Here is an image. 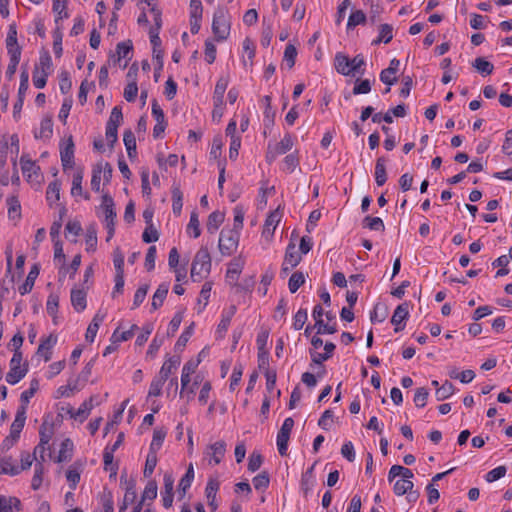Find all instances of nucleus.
Here are the masks:
<instances>
[{
    "mask_svg": "<svg viewBox=\"0 0 512 512\" xmlns=\"http://www.w3.org/2000/svg\"><path fill=\"white\" fill-rule=\"evenodd\" d=\"M39 272H40V266H39V264L36 263L31 267L25 282L21 286H19L18 290L21 295L28 294L33 289L35 281L39 275Z\"/></svg>",
    "mask_w": 512,
    "mask_h": 512,
    "instance_id": "dca6fc26",
    "label": "nucleus"
},
{
    "mask_svg": "<svg viewBox=\"0 0 512 512\" xmlns=\"http://www.w3.org/2000/svg\"><path fill=\"white\" fill-rule=\"evenodd\" d=\"M294 427V420L292 417H288L284 420L280 430L277 434V448L281 456L287 455L288 442L290 439L291 431Z\"/></svg>",
    "mask_w": 512,
    "mask_h": 512,
    "instance_id": "39448f33",
    "label": "nucleus"
},
{
    "mask_svg": "<svg viewBox=\"0 0 512 512\" xmlns=\"http://www.w3.org/2000/svg\"><path fill=\"white\" fill-rule=\"evenodd\" d=\"M61 163L64 170L72 168L74 165V142L72 136H69L65 145L60 146Z\"/></svg>",
    "mask_w": 512,
    "mask_h": 512,
    "instance_id": "9b49d317",
    "label": "nucleus"
},
{
    "mask_svg": "<svg viewBox=\"0 0 512 512\" xmlns=\"http://www.w3.org/2000/svg\"><path fill=\"white\" fill-rule=\"evenodd\" d=\"M26 421V411L23 407H18L15 419L11 424L10 429L21 432L24 428Z\"/></svg>",
    "mask_w": 512,
    "mask_h": 512,
    "instance_id": "864d4df0",
    "label": "nucleus"
},
{
    "mask_svg": "<svg viewBox=\"0 0 512 512\" xmlns=\"http://www.w3.org/2000/svg\"><path fill=\"white\" fill-rule=\"evenodd\" d=\"M231 23L228 12L223 8H219L214 12L212 20V32L215 40L218 42L224 41L230 34Z\"/></svg>",
    "mask_w": 512,
    "mask_h": 512,
    "instance_id": "f03ea898",
    "label": "nucleus"
},
{
    "mask_svg": "<svg viewBox=\"0 0 512 512\" xmlns=\"http://www.w3.org/2000/svg\"><path fill=\"white\" fill-rule=\"evenodd\" d=\"M38 389H39L38 380L32 379L30 382V387L21 393L19 407H23V409L26 411L30 399L35 395V393L38 391Z\"/></svg>",
    "mask_w": 512,
    "mask_h": 512,
    "instance_id": "c756f323",
    "label": "nucleus"
},
{
    "mask_svg": "<svg viewBox=\"0 0 512 512\" xmlns=\"http://www.w3.org/2000/svg\"><path fill=\"white\" fill-rule=\"evenodd\" d=\"M123 121L122 108L120 106H115L110 114L109 120L106 124L108 127L118 128L121 122Z\"/></svg>",
    "mask_w": 512,
    "mask_h": 512,
    "instance_id": "13d9d810",
    "label": "nucleus"
},
{
    "mask_svg": "<svg viewBox=\"0 0 512 512\" xmlns=\"http://www.w3.org/2000/svg\"><path fill=\"white\" fill-rule=\"evenodd\" d=\"M386 315H387L386 308L383 305H381L380 303H378L374 306V309L371 312L370 320L372 323H376V322L380 323L385 320Z\"/></svg>",
    "mask_w": 512,
    "mask_h": 512,
    "instance_id": "338daca9",
    "label": "nucleus"
},
{
    "mask_svg": "<svg viewBox=\"0 0 512 512\" xmlns=\"http://www.w3.org/2000/svg\"><path fill=\"white\" fill-rule=\"evenodd\" d=\"M399 65H400V61L396 58H393L390 63H389V67L386 68V69H383L381 72H380V80L388 85V86H391L393 85L394 83L397 82V77H392V75H395L398 70H399Z\"/></svg>",
    "mask_w": 512,
    "mask_h": 512,
    "instance_id": "f8f14e48",
    "label": "nucleus"
},
{
    "mask_svg": "<svg viewBox=\"0 0 512 512\" xmlns=\"http://www.w3.org/2000/svg\"><path fill=\"white\" fill-rule=\"evenodd\" d=\"M367 17L366 14L362 10L352 11L348 18L347 28L352 29L357 25H363L366 23Z\"/></svg>",
    "mask_w": 512,
    "mask_h": 512,
    "instance_id": "37998d69",
    "label": "nucleus"
},
{
    "mask_svg": "<svg viewBox=\"0 0 512 512\" xmlns=\"http://www.w3.org/2000/svg\"><path fill=\"white\" fill-rule=\"evenodd\" d=\"M211 256L207 247L202 246L194 256L190 276L194 282L207 277L211 271Z\"/></svg>",
    "mask_w": 512,
    "mask_h": 512,
    "instance_id": "f257e3e1",
    "label": "nucleus"
},
{
    "mask_svg": "<svg viewBox=\"0 0 512 512\" xmlns=\"http://www.w3.org/2000/svg\"><path fill=\"white\" fill-rule=\"evenodd\" d=\"M334 66L337 73L343 76H352L350 58L346 54L342 52L336 53L334 58Z\"/></svg>",
    "mask_w": 512,
    "mask_h": 512,
    "instance_id": "2eb2a0df",
    "label": "nucleus"
},
{
    "mask_svg": "<svg viewBox=\"0 0 512 512\" xmlns=\"http://www.w3.org/2000/svg\"><path fill=\"white\" fill-rule=\"evenodd\" d=\"M61 183L58 179L50 182L46 190V200L50 206L60 199Z\"/></svg>",
    "mask_w": 512,
    "mask_h": 512,
    "instance_id": "a878e982",
    "label": "nucleus"
},
{
    "mask_svg": "<svg viewBox=\"0 0 512 512\" xmlns=\"http://www.w3.org/2000/svg\"><path fill=\"white\" fill-rule=\"evenodd\" d=\"M57 339V336L54 334H50L48 337L41 339L37 349V354L43 356L46 362L52 357L51 349L56 345Z\"/></svg>",
    "mask_w": 512,
    "mask_h": 512,
    "instance_id": "4468645a",
    "label": "nucleus"
},
{
    "mask_svg": "<svg viewBox=\"0 0 512 512\" xmlns=\"http://www.w3.org/2000/svg\"><path fill=\"white\" fill-rule=\"evenodd\" d=\"M428 396H429V391L427 388H425V387L417 388L415 390L414 399H413L415 406L418 408H423L427 403Z\"/></svg>",
    "mask_w": 512,
    "mask_h": 512,
    "instance_id": "bf43d9fd",
    "label": "nucleus"
},
{
    "mask_svg": "<svg viewBox=\"0 0 512 512\" xmlns=\"http://www.w3.org/2000/svg\"><path fill=\"white\" fill-rule=\"evenodd\" d=\"M86 291L84 289H72L71 290V303L73 308L77 312H82L87 306Z\"/></svg>",
    "mask_w": 512,
    "mask_h": 512,
    "instance_id": "6ab92c4d",
    "label": "nucleus"
},
{
    "mask_svg": "<svg viewBox=\"0 0 512 512\" xmlns=\"http://www.w3.org/2000/svg\"><path fill=\"white\" fill-rule=\"evenodd\" d=\"M166 430L164 428H156L153 432L152 442L149 447V451L158 452V450L162 447L163 442L166 437Z\"/></svg>",
    "mask_w": 512,
    "mask_h": 512,
    "instance_id": "c9c22d12",
    "label": "nucleus"
},
{
    "mask_svg": "<svg viewBox=\"0 0 512 512\" xmlns=\"http://www.w3.org/2000/svg\"><path fill=\"white\" fill-rule=\"evenodd\" d=\"M132 50H133V44H132L131 40L119 42L116 46L118 60H120L121 58L131 59V57H129V54L132 52Z\"/></svg>",
    "mask_w": 512,
    "mask_h": 512,
    "instance_id": "6e6d98bb",
    "label": "nucleus"
},
{
    "mask_svg": "<svg viewBox=\"0 0 512 512\" xmlns=\"http://www.w3.org/2000/svg\"><path fill=\"white\" fill-rule=\"evenodd\" d=\"M236 310H237L236 306L231 305L227 311H224L222 313L220 323L218 324L217 330H216V333L218 334V336L220 338H222L224 336V334L226 333V331L228 330V327L231 323V319L235 315Z\"/></svg>",
    "mask_w": 512,
    "mask_h": 512,
    "instance_id": "a211bd4d",
    "label": "nucleus"
},
{
    "mask_svg": "<svg viewBox=\"0 0 512 512\" xmlns=\"http://www.w3.org/2000/svg\"><path fill=\"white\" fill-rule=\"evenodd\" d=\"M393 38V27L390 24H381L379 26V35L372 41V45L380 44L381 42L387 44Z\"/></svg>",
    "mask_w": 512,
    "mask_h": 512,
    "instance_id": "7c9ffc66",
    "label": "nucleus"
},
{
    "mask_svg": "<svg viewBox=\"0 0 512 512\" xmlns=\"http://www.w3.org/2000/svg\"><path fill=\"white\" fill-rule=\"evenodd\" d=\"M183 206V194L179 187L172 188V210L175 215H180Z\"/></svg>",
    "mask_w": 512,
    "mask_h": 512,
    "instance_id": "a19ab883",
    "label": "nucleus"
},
{
    "mask_svg": "<svg viewBox=\"0 0 512 512\" xmlns=\"http://www.w3.org/2000/svg\"><path fill=\"white\" fill-rule=\"evenodd\" d=\"M169 291V284L168 283H161L157 290L155 291L153 297H152V303H151V309L153 311L157 310L163 305V302L168 294Z\"/></svg>",
    "mask_w": 512,
    "mask_h": 512,
    "instance_id": "aec40b11",
    "label": "nucleus"
},
{
    "mask_svg": "<svg viewBox=\"0 0 512 512\" xmlns=\"http://www.w3.org/2000/svg\"><path fill=\"white\" fill-rule=\"evenodd\" d=\"M220 483L217 479L210 478L205 488V495L207 500H215L216 494L219 490Z\"/></svg>",
    "mask_w": 512,
    "mask_h": 512,
    "instance_id": "774afa93",
    "label": "nucleus"
},
{
    "mask_svg": "<svg viewBox=\"0 0 512 512\" xmlns=\"http://www.w3.org/2000/svg\"><path fill=\"white\" fill-rule=\"evenodd\" d=\"M20 165L22 173L28 182L38 180L40 176V167L29 158V155L23 154L21 156Z\"/></svg>",
    "mask_w": 512,
    "mask_h": 512,
    "instance_id": "0eeeda50",
    "label": "nucleus"
},
{
    "mask_svg": "<svg viewBox=\"0 0 512 512\" xmlns=\"http://www.w3.org/2000/svg\"><path fill=\"white\" fill-rule=\"evenodd\" d=\"M255 280L253 276L243 279L241 283H234L236 293L251 292L253 290Z\"/></svg>",
    "mask_w": 512,
    "mask_h": 512,
    "instance_id": "69168bd1",
    "label": "nucleus"
},
{
    "mask_svg": "<svg viewBox=\"0 0 512 512\" xmlns=\"http://www.w3.org/2000/svg\"><path fill=\"white\" fill-rule=\"evenodd\" d=\"M95 399L96 396H91L88 400H85L77 410L69 406L67 409V413L70 415L71 418L83 422L89 416L90 411L94 406L93 402Z\"/></svg>",
    "mask_w": 512,
    "mask_h": 512,
    "instance_id": "9d476101",
    "label": "nucleus"
},
{
    "mask_svg": "<svg viewBox=\"0 0 512 512\" xmlns=\"http://www.w3.org/2000/svg\"><path fill=\"white\" fill-rule=\"evenodd\" d=\"M252 481L256 490H265L269 486L270 477L268 472L262 471L260 474L256 475Z\"/></svg>",
    "mask_w": 512,
    "mask_h": 512,
    "instance_id": "4d7b16f0",
    "label": "nucleus"
},
{
    "mask_svg": "<svg viewBox=\"0 0 512 512\" xmlns=\"http://www.w3.org/2000/svg\"><path fill=\"white\" fill-rule=\"evenodd\" d=\"M472 66L483 76L492 74L494 70L493 64L483 57L476 58L473 61Z\"/></svg>",
    "mask_w": 512,
    "mask_h": 512,
    "instance_id": "f704fd0d",
    "label": "nucleus"
},
{
    "mask_svg": "<svg viewBox=\"0 0 512 512\" xmlns=\"http://www.w3.org/2000/svg\"><path fill=\"white\" fill-rule=\"evenodd\" d=\"M85 241L87 248L86 250L95 251L97 247V225L96 223H91L86 227V236Z\"/></svg>",
    "mask_w": 512,
    "mask_h": 512,
    "instance_id": "2f4dec72",
    "label": "nucleus"
},
{
    "mask_svg": "<svg viewBox=\"0 0 512 512\" xmlns=\"http://www.w3.org/2000/svg\"><path fill=\"white\" fill-rule=\"evenodd\" d=\"M157 461V453L149 451L146 457L145 467L143 471L144 477L148 478L153 474L155 467L157 465Z\"/></svg>",
    "mask_w": 512,
    "mask_h": 512,
    "instance_id": "de8ad7c7",
    "label": "nucleus"
},
{
    "mask_svg": "<svg viewBox=\"0 0 512 512\" xmlns=\"http://www.w3.org/2000/svg\"><path fill=\"white\" fill-rule=\"evenodd\" d=\"M101 207L104 210L106 222L115 221L116 211L114 208V201H113V198L109 194L106 193L102 196Z\"/></svg>",
    "mask_w": 512,
    "mask_h": 512,
    "instance_id": "bb28decb",
    "label": "nucleus"
},
{
    "mask_svg": "<svg viewBox=\"0 0 512 512\" xmlns=\"http://www.w3.org/2000/svg\"><path fill=\"white\" fill-rule=\"evenodd\" d=\"M293 139L291 134L286 133L280 142L272 144V147L275 149L276 153L279 155L285 154L290 151L293 147Z\"/></svg>",
    "mask_w": 512,
    "mask_h": 512,
    "instance_id": "58836bf2",
    "label": "nucleus"
},
{
    "mask_svg": "<svg viewBox=\"0 0 512 512\" xmlns=\"http://www.w3.org/2000/svg\"><path fill=\"white\" fill-rule=\"evenodd\" d=\"M226 453V443L223 440H219L209 446L205 451V456L209 457L208 463L218 465L221 463Z\"/></svg>",
    "mask_w": 512,
    "mask_h": 512,
    "instance_id": "423d86ee",
    "label": "nucleus"
},
{
    "mask_svg": "<svg viewBox=\"0 0 512 512\" xmlns=\"http://www.w3.org/2000/svg\"><path fill=\"white\" fill-rule=\"evenodd\" d=\"M225 215L223 212L214 211L212 212L207 220L206 228L208 233L214 234L220 227V225L224 222Z\"/></svg>",
    "mask_w": 512,
    "mask_h": 512,
    "instance_id": "393cba45",
    "label": "nucleus"
},
{
    "mask_svg": "<svg viewBox=\"0 0 512 512\" xmlns=\"http://www.w3.org/2000/svg\"><path fill=\"white\" fill-rule=\"evenodd\" d=\"M304 283V274L300 271H296L289 278L288 288L291 293H295Z\"/></svg>",
    "mask_w": 512,
    "mask_h": 512,
    "instance_id": "49530a36",
    "label": "nucleus"
},
{
    "mask_svg": "<svg viewBox=\"0 0 512 512\" xmlns=\"http://www.w3.org/2000/svg\"><path fill=\"white\" fill-rule=\"evenodd\" d=\"M193 329H194V323H191L183 332L182 334L179 336L177 342L175 343V350L176 351H182L187 342L189 341L190 337L192 336L193 334Z\"/></svg>",
    "mask_w": 512,
    "mask_h": 512,
    "instance_id": "09e8293b",
    "label": "nucleus"
},
{
    "mask_svg": "<svg viewBox=\"0 0 512 512\" xmlns=\"http://www.w3.org/2000/svg\"><path fill=\"white\" fill-rule=\"evenodd\" d=\"M366 62L362 54H357L353 59H350V67L352 76L359 74L364 75Z\"/></svg>",
    "mask_w": 512,
    "mask_h": 512,
    "instance_id": "c03bdc74",
    "label": "nucleus"
},
{
    "mask_svg": "<svg viewBox=\"0 0 512 512\" xmlns=\"http://www.w3.org/2000/svg\"><path fill=\"white\" fill-rule=\"evenodd\" d=\"M123 142L126 147L129 159H135L137 156L136 138L134 133L130 129L124 131Z\"/></svg>",
    "mask_w": 512,
    "mask_h": 512,
    "instance_id": "412c9836",
    "label": "nucleus"
},
{
    "mask_svg": "<svg viewBox=\"0 0 512 512\" xmlns=\"http://www.w3.org/2000/svg\"><path fill=\"white\" fill-rule=\"evenodd\" d=\"M280 218H281V215L277 210L271 212L265 220L263 234L264 235L273 234L274 230L276 228V225L280 221Z\"/></svg>",
    "mask_w": 512,
    "mask_h": 512,
    "instance_id": "e433bc0d",
    "label": "nucleus"
},
{
    "mask_svg": "<svg viewBox=\"0 0 512 512\" xmlns=\"http://www.w3.org/2000/svg\"><path fill=\"white\" fill-rule=\"evenodd\" d=\"M409 317V303L404 302L396 307L391 318V323L395 325V332H400L405 328V321Z\"/></svg>",
    "mask_w": 512,
    "mask_h": 512,
    "instance_id": "6e6552de",
    "label": "nucleus"
},
{
    "mask_svg": "<svg viewBox=\"0 0 512 512\" xmlns=\"http://www.w3.org/2000/svg\"><path fill=\"white\" fill-rule=\"evenodd\" d=\"M8 205V216L10 219L21 218V205L16 195L9 196L6 200Z\"/></svg>",
    "mask_w": 512,
    "mask_h": 512,
    "instance_id": "72a5a7b5",
    "label": "nucleus"
},
{
    "mask_svg": "<svg viewBox=\"0 0 512 512\" xmlns=\"http://www.w3.org/2000/svg\"><path fill=\"white\" fill-rule=\"evenodd\" d=\"M6 48L8 55L13 54V52H15L16 54H21L22 49L17 42V29L15 24H11L9 26L6 38Z\"/></svg>",
    "mask_w": 512,
    "mask_h": 512,
    "instance_id": "f3484780",
    "label": "nucleus"
},
{
    "mask_svg": "<svg viewBox=\"0 0 512 512\" xmlns=\"http://www.w3.org/2000/svg\"><path fill=\"white\" fill-rule=\"evenodd\" d=\"M74 444L73 441L70 438H66L62 441L59 454L57 457V462H63L70 460L72 458V452H73Z\"/></svg>",
    "mask_w": 512,
    "mask_h": 512,
    "instance_id": "473e14b6",
    "label": "nucleus"
},
{
    "mask_svg": "<svg viewBox=\"0 0 512 512\" xmlns=\"http://www.w3.org/2000/svg\"><path fill=\"white\" fill-rule=\"evenodd\" d=\"M37 66L39 67V71H41V73H46L48 75L50 74L53 63L48 51L43 50L40 53L39 64Z\"/></svg>",
    "mask_w": 512,
    "mask_h": 512,
    "instance_id": "a18cd8bd",
    "label": "nucleus"
},
{
    "mask_svg": "<svg viewBox=\"0 0 512 512\" xmlns=\"http://www.w3.org/2000/svg\"><path fill=\"white\" fill-rule=\"evenodd\" d=\"M370 91H371V82L369 79H363V80L357 79L354 84L352 93L354 95L368 94Z\"/></svg>",
    "mask_w": 512,
    "mask_h": 512,
    "instance_id": "e2e57ef3",
    "label": "nucleus"
},
{
    "mask_svg": "<svg viewBox=\"0 0 512 512\" xmlns=\"http://www.w3.org/2000/svg\"><path fill=\"white\" fill-rule=\"evenodd\" d=\"M82 180H83V170L79 169L73 175L72 188H71L72 196L83 195Z\"/></svg>",
    "mask_w": 512,
    "mask_h": 512,
    "instance_id": "603ef678",
    "label": "nucleus"
},
{
    "mask_svg": "<svg viewBox=\"0 0 512 512\" xmlns=\"http://www.w3.org/2000/svg\"><path fill=\"white\" fill-rule=\"evenodd\" d=\"M386 162L387 159L384 156H381L376 160L374 175L378 186H383L387 181Z\"/></svg>",
    "mask_w": 512,
    "mask_h": 512,
    "instance_id": "5701e85b",
    "label": "nucleus"
},
{
    "mask_svg": "<svg viewBox=\"0 0 512 512\" xmlns=\"http://www.w3.org/2000/svg\"><path fill=\"white\" fill-rule=\"evenodd\" d=\"M138 94L137 81H130L124 88L123 96L127 102H134Z\"/></svg>",
    "mask_w": 512,
    "mask_h": 512,
    "instance_id": "0e129e2a",
    "label": "nucleus"
},
{
    "mask_svg": "<svg viewBox=\"0 0 512 512\" xmlns=\"http://www.w3.org/2000/svg\"><path fill=\"white\" fill-rule=\"evenodd\" d=\"M302 260L301 253H299L296 249V245L294 243H289L286 247L284 262L285 265H291V267H296Z\"/></svg>",
    "mask_w": 512,
    "mask_h": 512,
    "instance_id": "4be33fe9",
    "label": "nucleus"
},
{
    "mask_svg": "<svg viewBox=\"0 0 512 512\" xmlns=\"http://www.w3.org/2000/svg\"><path fill=\"white\" fill-rule=\"evenodd\" d=\"M53 133V121L51 116L44 117L40 123L39 132L34 133L36 139L50 138Z\"/></svg>",
    "mask_w": 512,
    "mask_h": 512,
    "instance_id": "cd10ccee",
    "label": "nucleus"
},
{
    "mask_svg": "<svg viewBox=\"0 0 512 512\" xmlns=\"http://www.w3.org/2000/svg\"><path fill=\"white\" fill-rule=\"evenodd\" d=\"M362 225L364 228H368L373 231H384L385 225L380 217L366 216L363 219Z\"/></svg>",
    "mask_w": 512,
    "mask_h": 512,
    "instance_id": "79ce46f5",
    "label": "nucleus"
},
{
    "mask_svg": "<svg viewBox=\"0 0 512 512\" xmlns=\"http://www.w3.org/2000/svg\"><path fill=\"white\" fill-rule=\"evenodd\" d=\"M244 263L240 259H234L226 272V279L229 283L236 282L242 272Z\"/></svg>",
    "mask_w": 512,
    "mask_h": 512,
    "instance_id": "c85d7f7f",
    "label": "nucleus"
},
{
    "mask_svg": "<svg viewBox=\"0 0 512 512\" xmlns=\"http://www.w3.org/2000/svg\"><path fill=\"white\" fill-rule=\"evenodd\" d=\"M455 387L454 385L446 380L440 388H437L435 391V397L437 401H443L448 399L450 396L454 394Z\"/></svg>",
    "mask_w": 512,
    "mask_h": 512,
    "instance_id": "4c0bfd02",
    "label": "nucleus"
},
{
    "mask_svg": "<svg viewBox=\"0 0 512 512\" xmlns=\"http://www.w3.org/2000/svg\"><path fill=\"white\" fill-rule=\"evenodd\" d=\"M23 360L22 353H13V356L10 360L9 366L10 370L6 374V381L11 384H17L21 379H23L28 372V363H24L21 367V362Z\"/></svg>",
    "mask_w": 512,
    "mask_h": 512,
    "instance_id": "20e7f679",
    "label": "nucleus"
},
{
    "mask_svg": "<svg viewBox=\"0 0 512 512\" xmlns=\"http://www.w3.org/2000/svg\"><path fill=\"white\" fill-rule=\"evenodd\" d=\"M229 84L228 77H220L216 82L214 93H213V103L217 108H220L219 116L223 115V107H224V94Z\"/></svg>",
    "mask_w": 512,
    "mask_h": 512,
    "instance_id": "1a4fd4ad",
    "label": "nucleus"
},
{
    "mask_svg": "<svg viewBox=\"0 0 512 512\" xmlns=\"http://www.w3.org/2000/svg\"><path fill=\"white\" fill-rule=\"evenodd\" d=\"M164 492L162 493V502L163 506L166 509L172 507L173 504V486H174V478L171 473L164 474Z\"/></svg>",
    "mask_w": 512,
    "mask_h": 512,
    "instance_id": "ddd939ff",
    "label": "nucleus"
},
{
    "mask_svg": "<svg viewBox=\"0 0 512 512\" xmlns=\"http://www.w3.org/2000/svg\"><path fill=\"white\" fill-rule=\"evenodd\" d=\"M166 380L162 379L160 376H156L153 378L150 384V388L148 391V397H157L161 395L162 387Z\"/></svg>",
    "mask_w": 512,
    "mask_h": 512,
    "instance_id": "052dcab7",
    "label": "nucleus"
},
{
    "mask_svg": "<svg viewBox=\"0 0 512 512\" xmlns=\"http://www.w3.org/2000/svg\"><path fill=\"white\" fill-rule=\"evenodd\" d=\"M157 483L155 480H150L147 485L145 486V489L142 493V502L145 500H154L157 497Z\"/></svg>",
    "mask_w": 512,
    "mask_h": 512,
    "instance_id": "680f3d73",
    "label": "nucleus"
},
{
    "mask_svg": "<svg viewBox=\"0 0 512 512\" xmlns=\"http://www.w3.org/2000/svg\"><path fill=\"white\" fill-rule=\"evenodd\" d=\"M180 365V357L172 356L168 358L162 365L158 376L162 379L167 380L170 374Z\"/></svg>",
    "mask_w": 512,
    "mask_h": 512,
    "instance_id": "b1692460",
    "label": "nucleus"
},
{
    "mask_svg": "<svg viewBox=\"0 0 512 512\" xmlns=\"http://www.w3.org/2000/svg\"><path fill=\"white\" fill-rule=\"evenodd\" d=\"M29 87V72L27 67H22L20 74V85L18 89V98L24 99L25 94Z\"/></svg>",
    "mask_w": 512,
    "mask_h": 512,
    "instance_id": "5fc2aeb1",
    "label": "nucleus"
},
{
    "mask_svg": "<svg viewBox=\"0 0 512 512\" xmlns=\"http://www.w3.org/2000/svg\"><path fill=\"white\" fill-rule=\"evenodd\" d=\"M43 470L44 467L42 462L37 460V463L35 464L34 475L31 481V488L33 490H38L41 487L43 481Z\"/></svg>",
    "mask_w": 512,
    "mask_h": 512,
    "instance_id": "3c124183",
    "label": "nucleus"
},
{
    "mask_svg": "<svg viewBox=\"0 0 512 512\" xmlns=\"http://www.w3.org/2000/svg\"><path fill=\"white\" fill-rule=\"evenodd\" d=\"M187 233L192 235L193 238H198L201 235L200 222L196 211H193L190 215V220L187 225Z\"/></svg>",
    "mask_w": 512,
    "mask_h": 512,
    "instance_id": "ea45409f",
    "label": "nucleus"
},
{
    "mask_svg": "<svg viewBox=\"0 0 512 512\" xmlns=\"http://www.w3.org/2000/svg\"><path fill=\"white\" fill-rule=\"evenodd\" d=\"M240 233L237 230L223 228L220 232L218 248L222 255L230 256L238 248Z\"/></svg>",
    "mask_w": 512,
    "mask_h": 512,
    "instance_id": "7ed1b4c3",
    "label": "nucleus"
},
{
    "mask_svg": "<svg viewBox=\"0 0 512 512\" xmlns=\"http://www.w3.org/2000/svg\"><path fill=\"white\" fill-rule=\"evenodd\" d=\"M413 487L414 484L411 480L400 479L395 482L393 491L397 496H402L406 494L408 491L412 490Z\"/></svg>",
    "mask_w": 512,
    "mask_h": 512,
    "instance_id": "8fccbe9b",
    "label": "nucleus"
}]
</instances>
